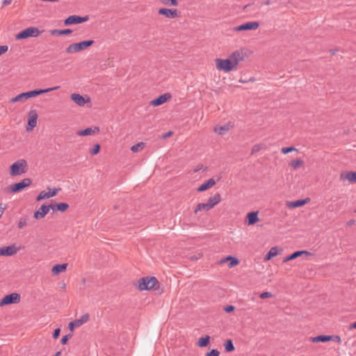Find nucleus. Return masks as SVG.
Here are the masks:
<instances>
[{
  "instance_id": "obj_1",
  "label": "nucleus",
  "mask_w": 356,
  "mask_h": 356,
  "mask_svg": "<svg viewBox=\"0 0 356 356\" xmlns=\"http://www.w3.org/2000/svg\"><path fill=\"white\" fill-rule=\"evenodd\" d=\"M243 59V55L238 51H235L227 58H216L215 61L218 70L229 72L234 70L238 63Z\"/></svg>"
},
{
  "instance_id": "obj_2",
  "label": "nucleus",
  "mask_w": 356,
  "mask_h": 356,
  "mask_svg": "<svg viewBox=\"0 0 356 356\" xmlns=\"http://www.w3.org/2000/svg\"><path fill=\"white\" fill-rule=\"evenodd\" d=\"M138 289L140 291L153 290L156 294L163 292L161 284L155 277H144L138 280Z\"/></svg>"
},
{
  "instance_id": "obj_3",
  "label": "nucleus",
  "mask_w": 356,
  "mask_h": 356,
  "mask_svg": "<svg viewBox=\"0 0 356 356\" xmlns=\"http://www.w3.org/2000/svg\"><path fill=\"white\" fill-rule=\"evenodd\" d=\"M59 86H56L54 88H49L46 89H35L33 90H30L28 92H22L19 95H17L16 97H13L10 99V102L15 103V102H24L27 99L33 97H35L38 95L55 90L58 89Z\"/></svg>"
},
{
  "instance_id": "obj_4",
  "label": "nucleus",
  "mask_w": 356,
  "mask_h": 356,
  "mask_svg": "<svg viewBox=\"0 0 356 356\" xmlns=\"http://www.w3.org/2000/svg\"><path fill=\"white\" fill-rule=\"evenodd\" d=\"M95 43L93 40H83L80 42L70 44L66 49L65 52L67 54H73L88 49Z\"/></svg>"
},
{
  "instance_id": "obj_5",
  "label": "nucleus",
  "mask_w": 356,
  "mask_h": 356,
  "mask_svg": "<svg viewBox=\"0 0 356 356\" xmlns=\"http://www.w3.org/2000/svg\"><path fill=\"white\" fill-rule=\"evenodd\" d=\"M27 162L24 159H19L10 166V175L13 177L25 173L27 171Z\"/></svg>"
},
{
  "instance_id": "obj_6",
  "label": "nucleus",
  "mask_w": 356,
  "mask_h": 356,
  "mask_svg": "<svg viewBox=\"0 0 356 356\" xmlns=\"http://www.w3.org/2000/svg\"><path fill=\"white\" fill-rule=\"evenodd\" d=\"M32 184V179L25 178L19 182L15 183L5 188V191L8 193H16L23 191L25 188L29 186Z\"/></svg>"
},
{
  "instance_id": "obj_7",
  "label": "nucleus",
  "mask_w": 356,
  "mask_h": 356,
  "mask_svg": "<svg viewBox=\"0 0 356 356\" xmlns=\"http://www.w3.org/2000/svg\"><path fill=\"white\" fill-rule=\"evenodd\" d=\"M40 34V31L38 30V28L31 26L29 27L27 29H25L22 30V31L19 32L16 36V40H20L26 39L30 37H38Z\"/></svg>"
},
{
  "instance_id": "obj_8",
  "label": "nucleus",
  "mask_w": 356,
  "mask_h": 356,
  "mask_svg": "<svg viewBox=\"0 0 356 356\" xmlns=\"http://www.w3.org/2000/svg\"><path fill=\"white\" fill-rule=\"evenodd\" d=\"M20 299L21 296L17 293L8 294L0 300V307L19 303L20 302Z\"/></svg>"
},
{
  "instance_id": "obj_9",
  "label": "nucleus",
  "mask_w": 356,
  "mask_h": 356,
  "mask_svg": "<svg viewBox=\"0 0 356 356\" xmlns=\"http://www.w3.org/2000/svg\"><path fill=\"white\" fill-rule=\"evenodd\" d=\"M38 113L36 111L31 110L28 114V122L26 127L27 132L31 131L37 125Z\"/></svg>"
},
{
  "instance_id": "obj_10",
  "label": "nucleus",
  "mask_w": 356,
  "mask_h": 356,
  "mask_svg": "<svg viewBox=\"0 0 356 356\" xmlns=\"http://www.w3.org/2000/svg\"><path fill=\"white\" fill-rule=\"evenodd\" d=\"M89 19L88 15L81 17L78 15H70L64 20V24L65 26H70L72 24H79L88 21Z\"/></svg>"
},
{
  "instance_id": "obj_11",
  "label": "nucleus",
  "mask_w": 356,
  "mask_h": 356,
  "mask_svg": "<svg viewBox=\"0 0 356 356\" xmlns=\"http://www.w3.org/2000/svg\"><path fill=\"white\" fill-rule=\"evenodd\" d=\"M158 13L170 19H174L180 17V12H179L177 9L161 8L158 10Z\"/></svg>"
},
{
  "instance_id": "obj_12",
  "label": "nucleus",
  "mask_w": 356,
  "mask_h": 356,
  "mask_svg": "<svg viewBox=\"0 0 356 356\" xmlns=\"http://www.w3.org/2000/svg\"><path fill=\"white\" fill-rule=\"evenodd\" d=\"M89 319H90L89 314H88V313L85 314L83 316H81V317L80 318L76 319L75 321L70 322L68 324V329L71 332H73L75 327H79L81 325H83V323H87L89 321Z\"/></svg>"
},
{
  "instance_id": "obj_13",
  "label": "nucleus",
  "mask_w": 356,
  "mask_h": 356,
  "mask_svg": "<svg viewBox=\"0 0 356 356\" xmlns=\"http://www.w3.org/2000/svg\"><path fill=\"white\" fill-rule=\"evenodd\" d=\"M259 26V23L258 22H249L234 27V30L235 31L256 30Z\"/></svg>"
},
{
  "instance_id": "obj_14",
  "label": "nucleus",
  "mask_w": 356,
  "mask_h": 356,
  "mask_svg": "<svg viewBox=\"0 0 356 356\" xmlns=\"http://www.w3.org/2000/svg\"><path fill=\"white\" fill-rule=\"evenodd\" d=\"M19 251L15 244L0 248V256L10 257L15 255Z\"/></svg>"
},
{
  "instance_id": "obj_15",
  "label": "nucleus",
  "mask_w": 356,
  "mask_h": 356,
  "mask_svg": "<svg viewBox=\"0 0 356 356\" xmlns=\"http://www.w3.org/2000/svg\"><path fill=\"white\" fill-rule=\"evenodd\" d=\"M51 209V205L42 204L41 207L33 213V218L36 220L43 218Z\"/></svg>"
},
{
  "instance_id": "obj_16",
  "label": "nucleus",
  "mask_w": 356,
  "mask_h": 356,
  "mask_svg": "<svg viewBox=\"0 0 356 356\" xmlns=\"http://www.w3.org/2000/svg\"><path fill=\"white\" fill-rule=\"evenodd\" d=\"M172 96L170 93L166 92L161 95H159L156 99L150 102V105L153 106H160L171 99Z\"/></svg>"
},
{
  "instance_id": "obj_17",
  "label": "nucleus",
  "mask_w": 356,
  "mask_h": 356,
  "mask_svg": "<svg viewBox=\"0 0 356 356\" xmlns=\"http://www.w3.org/2000/svg\"><path fill=\"white\" fill-rule=\"evenodd\" d=\"M49 190V191L47 193L44 191L40 192L36 197V201H41L43 199H47L56 196L60 188H53Z\"/></svg>"
},
{
  "instance_id": "obj_18",
  "label": "nucleus",
  "mask_w": 356,
  "mask_h": 356,
  "mask_svg": "<svg viewBox=\"0 0 356 356\" xmlns=\"http://www.w3.org/2000/svg\"><path fill=\"white\" fill-rule=\"evenodd\" d=\"M340 179L341 181L348 180L350 183L356 182V171H342L340 174Z\"/></svg>"
},
{
  "instance_id": "obj_19",
  "label": "nucleus",
  "mask_w": 356,
  "mask_h": 356,
  "mask_svg": "<svg viewBox=\"0 0 356 356\" xmlns=\"http://www.w3.org/2000/svg\"><path fill=\"white\" fill-rule=\"evenodd\" d=\"M303 254H305V255H312V254L307 250H298V251H296L294 252H293L292 254H291L290 255L284 258V260L283 261L284 262H287V261H291V260H293Z\"/></svg>"
},
{
  "instance_id": "obj_20",
  "label": "nucleus",
  "mask_w": 356,
  "mask_h": 356,
  "mask_svg": "<svg viewBox=\"0 0 356 356\" xmlns=\"http://www.w3.org/2000/svg\"><path fill=\"white\" fill-rule=\"evenodd\" d=\"M310 201L309 197L305 199L298 200L292 202H286V206L290 209L300 207Z\"/></svg>"
},
{
  "instance_id": "obj_21",
  "label": "nucleus",
  "mask_w": 356,
  "mask_h": 356,
  "mask_svg": "<svg viewBox=\"0 0 356 356\" xmlns=\"http://www.w3.org/2000/svg\"><path fill=\"white\" fill-rule=\"evenodd\" d=\"M99 132V127H88L85 129L80 130L77 132V134L79 136H90V135H95Z\"/></svg>"
},
{
  "instance_id": "obj_22",
  "label": "nucleus",
  "mask_w": 356,
  "mask_h": 356,
  "mask_svg": "<svg viewBox=\"0 0 356 356\" xmlns=\"http://www.w3.org/2000/svg\"><path fill=\"white\" fill-rule=\"evenodd\" d=\"M71 99L75 102L77 105L82 106H83L86 102H90V98H88L87 99H85V98L78 94V93H73L71 95Z\"/></svg>"
},
{
  "instance_id": "obj_23",
  "label": "nucleus",
  "mask_w": 356,
  "mask_h": 356,
  "mask_svg": "<svg viewBox=\"0 0 356 356\" xmlns=\"http://www.w3.org/2000/svg\"><path fill=\"white\" fill-rule=\"evenodd\" d=\"M258 213V211H251L247 214L245 220L248 225H253L259 220Z\"/></svg>"
},
{
  "instance_id": "obj_24",
  "label": "nucleus",
  "mask_w": 356,
  "mask_h": 356,
  "mask_svg": "<svg viewBox=\"0 0 356 356\" xmlns=\"http://www.w3.org/2000/svg\"><path fill=\"white\" fill-rule=\"evenodd\" d=\"M50 205H51V209H52L53 211L65 212L70 207L69 204L65 202H60V203H56L54 204H51Z\"/></svg>"
},
{
  "instance_id": "obj_25",
  "label": "nucleus",
  "mask_w": 356,
  "mask_h": 356,
  "mask_svg": "<svg viewBox=\"0 0 356 356\" xmlns=\"http://www.w3.org/2000/svg\"><path fill=\"white\" fill-rule=\"evenodd\" d=\"M215 184H216V181L213 179H212V178L209 179L208 180H207L204 183H203L201 186H200L197 188V192L205 191L211 188V187H213Z\"/></svg>"
},
{
  "instance_id": "obj_26",
  "label": "nucleus",
  "mask_w": 356,
  "mask_h": 356,
  "mask_svg": "<svg viewBox=\"0 0 356 356\" xmlns=\"http://www.w3.org/2000/svg\"><path fill=\"white\" fill-rule=\"evenodd\" d=\"M221 201V195L220 193H216L213 196H211L207 200V204L210 209L213 208Z\"/></svg>"
},
{
  "instance_id": "obj_27",
  "label": "nucleus",
  "mask_w": 356,
  "mask_h": 356,
  "mask_svg": "<svg viewBox=\"0 0 356 356\" xmlns=\"http://www.w3.org/2000/svg\"><path fill=\"white\" fill-rule=\"evenodd\" d=\"M67 264H56L53 266L51 272L54 275H58L65 272L67 269Z\"/></svg>"
},
{
  "instance_id": "obj_28",
  "label": "nucleus",
  "mask_w": 356,
  "mask_h": 356,
  "mask_svg": "<svg viewBox=\"0 0 356 356\" xmlns=\"http://www.w3.org/2000/svg\"><path fill=\"white\" fill-rule=\"evenodd\" d=\"M51 35L57 36V35H69L72 33V31L70 29H52L49 31Z\"/></svg>"
},
{
  "instance_id": "obj_29",
  "label": "nucleus",
  "mask_w": 356,
  "mask_h": 356,
  "mask_svg": "<svg viewBox=\"0 0 356 356\" xmlns=\"http://www.w3.org/2000/svg\"><path fill=\"white\" fill-rule=\"evenodd\" d=\"M312 341L313 343L330 341V335H324V334L318 335L316 337H312Z\"/></svg>"
},
{
  "instance_id": "obj_30",
  "label": "nucleus",
  "mask_w": 356,
  "mask_h": 356,
  "mask_svg": "<svg viewBox=\"0 0 356 356\" xmlns=\"http://www.w3.org/2000/svg\"><path fill=\"white\" fill-rule=\"evenodd\" d=\"M278 254L277 247H273L268 252V253L264 256V261H269L273 257L277 256Z\"/></svg>"
},
{
  "instance_id": "obj_31",
  "label": "nucleus",
  "mask_w": 356,
  "mask_h": 356,
  "mask_svg": "<svg viewBox=\"0 0 356 356\" xmlns=\"http://www.w3.org/2000/svg\"><path fill=\"white\" fill-rule=\"evenodd\" d=\"M209 341L210 337L209 335H206L205 337H201L198 339L197 346L201 348L206 347L209 345Z\"/></svg>"
},
{
  "instance_id": "obj_32",
  "label": "nucleus",
  "mask_w": 356,
  "mask_h": 356,
  "mask_svg": "<svg viewBox=\"0 0 356 356\" xmlns=\"http://www.w3.org/2000/svg\"><path fill=\"white\" fill-rule=\"evenodd\" d=\"M29 220V217L28 216H24L20 218L18 223H17V227L19 229H23L24 227H26L28 225V222Z\"/></svg>"
},
{
  "instance_id": "obj_33",
  "label": "nucleus",
  "mask_w": 356,
  "mask_h": 356,
  "mask_svg": "<svg viewBox=\"0 0 356 356\" xmlns=\"http://www.w3.org/2000/svg\"><path fill=\"white\" fill-rule=\"evenodd\" d=\"M304 164L303 161L300 159H294V160H292L290 163H289V165L294 170H296L298 169V168L302 166Z\"/></svg>"
},
{
  "instance_id": "obj_34",
  "label": "nucleus",
  "mask_w": 356,
  "mask_h": 356,
  "mask_svg": "<svg viewBox=\"0 0 356 356\" xmlns=\"http://www.w3.org/2000/svg\"><path fill=\"white\" fill-rule=\"evenodd\" d=\"M225 350L227 353L234 350L235 347L232 339H227L224 344Z\"/></svg>"
},
{
  "instance_id": "obj_35",
  "label": "nucleus",
  "mask_w": 356,
  "mask_h": 356,
  "mask_svg": "<svg viewBox=\"0 0 356 356\" xmlns=\"http://www.w3.org/2000/svg\"><path fill=\"white\" fill-rule=\"evenodd\" d=\"M229 125L225 124L219 127H215L214 131L219 135H224L229 131Z\"/></svg>"
},
{
  "instance_id": "obj_36",
  "label": "nucleus",
  "mask_w": 356,
  "mask_h": 356,
  "mask_svg": "<svg viewBox=\"0 0 356 356\" xmlns=\"http://www.w3.org/2000/svg\"><path fill=\"white\" fill-rule=\"evenodd\" d=\"M210 207H209V205L207 204V203H199L195 210H194V213H197L198 211H202V210H204V211H209L210 210Z\"/></svg>"
},
{
  "instance_id": "obj_37",
  "label": "nucleus",
  "mask_w": 356,
  "mask_h": 356,
  "mask_svg": "<svg viewBox=\"0 0 356 356\" xmlns=\"http://www.w3.org/2000/svg\"><path fill=\"white\" fill-rule=\"evenodd\" d=\"M145 146V144L143 142H140V143H138L131 146V150L133 152H138L141 151L142 149H143Z\"/></svg>"
},
{
  "instance_id": "obj_38",
  "label": "nucleus",
  "mask_w": 356,
  "mask_h": 356,
  "mask_svg": "<svg viewBox=\"0 0 356 356\" xmlns=\"http://www.w3.org/2000/svg\"><path fill=\"white\" fill-rule=\"evenodd\" d=\"M229 259H230L229 263L228 264L229 268L234 267L239 264V260L235 257L229 256Z\"/></svg>"
},
{
  "instance_id": "obj_39",
  "label": "nucleus",
  "mask_w": 356,
  "mask_h": 356,
  "mask_svg": "<svg viewBox=\"0 0 356 356\" xmlns=\"http://www.w3.org/2000/svg\"><path fill=\"white\" fill-rule=\"evenodd\" d=\"M161 3L166 6H178V0H160Z\"/></svg>"
},
{
  "instance_id": "obj_40",
  "label": "nucleus",
  "mask_w": 356,
  "mask_h": 356,
  "mask_svg": "<svg viewBox=\"0 0 356 356\" xmlns=\"http://www.w3.org/2000/svg\"><path fill=\"white\" fill-rule=\"evenodd\" d=\"M100 149H101L100 145L97 143L94 145L93 148L90 150L89 153L92 156L96 155L99 152Z\"/></svg>"
},
{
  "instance_id": "obj_41",
  "label": "nucleus",
  "mask_w": 356,
  "mask_h": 356,
  "mask_svg": "<svg viewBox=\"0 0 356 356\" xmlns=\"http://www.w3.org/2000/svg\"><path fill=\"white\" fill-rule=\"evenodd\" d=\"M263 145L261 144H257V145H254L252 149H251V154H254L257 152H258L259 151H260L262 148H263Z\"/></svg>"
},
{
  "instance_id": "obj_42",
  "label": "nucleus",
  "mask_w": 356,
  "mask_h": 356,
  "mask_svg": "<svg viewBox=\"0 0 356 356\" xmlns=\"http://www.w3.org/2000/svg\"><path fill=\"white\" fill-rule=\"evenodd\" d=\"M293 151H297V149L294 147H293V146L283 147L281 149L282 153L284 154H288L289 152H291Z\"/></svg>"
},
{
  "instance_id": "obj_43",
  "label": "nucleus",
  "mask_w": 356,
  "mask_h": 356,
  "mask_svg": "<svg viewBox=\"0 0 356 356\" xmlns=\"http://www.w3.org/2000/svg\"><path fill=\"white\" fill-rule=\"evenodd\" d=\"M72 334H68L63 336L60 340V343L63 345H65L67 343L68 340L72 338Z\"/></svg>"
},
{
  "instance_id": "obj_44",
  "label": "nucleus",
  "mask_w": 356,
  "mask_h": 356,
  "mask_svg": "<svg viewBox=\"0 0 356 356\" xmlns=\"http://www.w3.org/2000/svg\"><path fill=\"white\" fill-rule=\"evenodd\" d=\"M330 341L337 342L338 343H341V337L339 335H330Z\"/></svg>"
},
{
  "instance_id": "obj_45",
  "label": "nucleus",
  "mask_w": 356,
  "mask_h": 356,
  "mask_svg": "<svg viewBox=\"0 0 356 356\" xmlns=\"http://www.w3.org/2000/svg\"><path fill=\"white\" fill-rule=\"evenodd\" d=\"M219 355H220V353L216 349H212L211 350H210L209 352L206 353V356H219Z\"/></svg>"
},
{
  "instance_id": "obj_46",
  "label": "nucleus",
  "mask_w": 356,
  "mask_h": 356,
  "mask_svg": "<svg viewBox=\"0 0 356 356\" xmlns=\"http://www.w3.org/2000/svg\"><path fill=\"white\" fill-rule=\"evenodd\" d=\"M272 296H273L272 293L270 292H268V291L263 292V293H261L259 295V298H261V299H265V298H270Z\"/></svg>"
},
{
  "instance_id": "obj_47",
  "label": "nucleus",
  "mask_w": 356,
  "mask_h": 356,
  "mask_svg": "<svg viewBox=\"0 0 356 356\" xmlns=\"http://www.w3.org/2000/svg\"><path fill=\"white\" fill-rule=\"evenodd\" d=\"M8 49V47L7 45H1L0 46V56L5 54Z\"/></svg>"
},
{
  "instance_id": "obj_48",
  "label": "nucleus",
  "mask_w": 356,
  "mask_h": 356,
  "mask_svg": "<svg viewBox=\"0 0 356 356\" xmlns=\"http://www.w3.org/2000/svg\"><path fill=\"white\" fill-rule=\"evenodd\" d=\"M235 309V307L233 305H227L226 306L225 308H224V310L227 312V313H230L232 312H233L234 310Z\"/></svg>"
},
{
  "instance_id": "obj_49",
  "label": "nucleus",
  "mask_w": 356,
  "mask_h": 356,
  "mask_svg": "<svg viewBox=\"0 0 356 356\" xmlns=\"http://www.w3.org/2000/svg\"><path fill=\"white\" fill-rule=\"evenodd\" d=\"M60 333V328L55 329L54 332H53V338L54 339H57L59 337Z\"/></svg>"
},
{
  "instance_id": "obj_50",
  "label": "nucleus",
  "mask_w": 356,
  "mask_h": 356,
  "mask_svg": "<svg viewBox=\"0 0 356 356\" xmlns=\"http://www.w3.org/2000/svg\"><path fill=\"white\" fill-rule=\"evenodd\" d=\"M256 80V79L254 77H251L250 79L248 80H245V79H239V82L240 83H248L249 81H251V82H253Z\"/></svg>"
},
{
  "instance_id": "obj_51",
  "label": "nucleus",
  "mask_w": 356,
  "mask_h": 356,
  "mask_svg": "<svg viewBox=\"0 0 356 356\" xmlns=\"http://www.w3.org/2000/svg\"><path fill=\"white\" fill-rule=\"evenodd\" d=\"M6 205H3L2 204H0V209H1V213H0V218L2 216L4 211L6 210Z\"/></svg>"
},
{
  "instance_id": "obj_52",
  "label": "nucleus",
  "mask_w": 356,
  "mask_h": 356,
  "mask_svg": "<svg viewBox=\"0 0 356 356\" xmlns=\"http://www.w3.org/2000/svg\"><path fill=\"white\" fill-rule=\"evenodd\" d=\"M229 259H229V256H227L225 258L221 259L220 261V264H223V263H225L227 261H229Z\"/></svg>"
},
{
  "instance_id": "obj_53",
  "label": "nucleus",
  "mask_w": 356,
  "mask_h": 356,
  "mask_svg": "<svg viewBox=\"0 0 356 356\" xmlns=\"http://www.w3.org/2000/svg\"><path fill=\"white\" fill-rule=\"evenodd\" d=\"M12 0H3V6H8L11 3Z\"/></svg>"
},
{
  "instance_id": "obj_54",
  "label": "nucleus",
  "mask_w": 356,
  "mask_h": 356,
  "mask_svg": "<svg viewBox=\"0 0 356 356\" xmlns=\"http://www.w3.org/2000/svg\"><path fill=\"white\" fill-rule=\"evenodd\" d=\"M172 134V131H168V133L165 134L163 135V137L164 138H167V137L170 136Z\"/></svg>"
},
{
  "instance_id": "obj_55",
  "label": "nucleus",
  "mask_w": 356,
  "mask_h": 356,
  "mask_svg": "<svg viewBox=\"0 0 356 356\" xmlns=\"http://www.w3.org/2000/svg\"><path fill=\"white\" fill-rule=\"evenodd\" d=\"M337 51H338V50L337 49H332L330 50V53L332 55H334Z\"/></svg>"
},
{
  "instance_id": "obj_56",
  "label": "nucleus",
  "mask_w": 356,
  "mask_h": 356,
  "mask_svg": "<svg viewBox=\"0 0 356 356\" xmlns=\"http://www.w3.org/2000/svg\"><path fill=\"white\" fill-rule=\"evenodd\" d=\"M349 329H356V321L350 325Z\"/></svg>"
},
{
  "instance_id": "obj_57",
  "label": "nucleus",
  "mask_w": 356,
  "mask_h": 356,
  "mask_svg": "<svg viewBox=\"0 0 356 356\" xmlns=\"http://www.w3.org/2000/svg\"><path fill=\"white\" fill-rule=\"evenodd\" d=\"M262 4L265 5V6H268V5L270 4V0H266L264 2H263Z\"/></svg>"
},
{
  "instance_id": "obj_58",
  "label": "nucleus",
  "mask_w": 356,
  "mask_h": 356,
  "mask_svg": "<svg viewBox=\"0 0 356 356\" xmlns=\"http://www.w3.org/2000/svg\"><path fill=\"white\" fill-rule=\"evenodd\" d=\"M347 224H348V225L351 226V225H354V224H355V220H349V221L347 222Z\"/></svg>"
},
{
  "instance_id": "obj_59",
  "label": "nucleus",
  "mask_w": 356,
  "mask_h": 356,
  "mask_svg": "<svg viewBox=\"0 0 356 356\" xmlns=\"http://www.w3.org/2000/svg\"><path fill=\"white\" fill-rule=\"evenodd\" d=\"M114 209H115V210L118 209V206L117 205L114 206Z\"/></svg>"
},
{
  "instance_id": "obj_60",
  "label": "nucleus",
  "mask_w": 356,
  "mask_h": 356,
  "mask_svg": "<svg viewBox=\"0 0 356 356\" xmlns=\"http://www.w3.org/2000/svg\"><path fill=\"white\" fill-rule=\"evenodd\" d=\"M355 212L356 213V209H355Z\"/></svg>"
}]
</instances>
